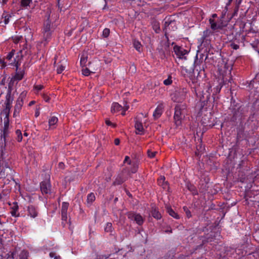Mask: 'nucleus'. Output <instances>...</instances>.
Here are the masks:
<instances>
[{
	"instance_id": "obj_49",
	"label": "nucleus",
	"mask_w": 259,
	"mask_h": 259,
	"mask_svg": "<svg viewBox=\"0 0 259 259\" xmlns=\"http://www.w3.org/2000/svg\"><path fill=\"white\" fill-rule=\"evenodd\" d=\"M253 237L259 241V229L256 230L255 232L253 233Z\"/></svg>"
},
{
	"instance_id": "obj_36",
	"label": "nucleus",
	"mask_w": 259,
	"mask_h": 259,
	"mask_svg": "<svg viewBox=\"0 0 259 259\" xmlns=\"http://www.w3.org/2000/svg\"><path fill=\"white\" fill-rule=\"evenodd\" d=\"M134 46L138 52H141L142 45L139 41L135 40L134 41Z\"/></svg>"
},
{
	"instance_id": "obj_50",
	"label": "nucleus",
	"mask_w": 259,
	"mask_h": 259,
	"mask_svg": "<svg viewBox=\"0 0 259 259\" xmlns=\"http://www.w3.org/2000/svg\"><path fill=\"white\" fill-rule=\"evenodd\" d=\"M4 181V185H7L10 183L12 179H10L9 177H7L6 179H3Z\"/></svg>"
},
{
	"instance_id": "obj_56",
	"label": "nucleus",
	"mask_w": 259,
	"mask_h": 259,
	"mask_svg": "<svg viewBox=\"0 0 259 259\" xmlns=\"http://www.w3.org/2000/svg\"><path fill=\"white\" fill-rule=\"evenodd\" d=\"M43 98L47 102H49L50 101V98L47 95H44Z\"/></svg>"
},
{
	"instance_id": "obj_51",
	"label": "nucleus",
	"mask_w": 259,
	"mask_h": 259,
	"mask_svg": "<svg viewBox=\"0 0 259 259\" xmlns=\"http://www.w3.org/2000/svg\"><path fill=\"white\" fill-rule=\"evenodd\" d=\"M14 55V53L12 51L11 52H10L7 56V59L10 60L11 59V58L13 57Z\"/></svg>"
},
{
	"instance_id": "obj_24",
	"label": "nucleus",
	"mask_w": 259,
	"mask_h": 259,
	"mask_svg": "<svg viewBox=\"0 0 259 259\" xmlns=\"http://www.w3.org/2000/svg\"><path fill=\"white\" fill-rule=\"evenodd\" d=\"M187 188L192 193L193 195H197L198 194L197 189L194 185L190 183H188L187 184Z\"/></svg>"
},
{
	"instance_id": "obj_59",
	"label": "nucleus",
	"mask_w": 259,
	"mask_h": 259,
	"mask_svg": "<svg viewBox=\"0 0 259 259\" xmlns=\"http://www.w3.org/2000/svg\"><path fill=\"white\" fill-rule=\"evenodd\" d=\"M114 144L115 145H118L120 144V140L118 138H116L114 140Z\"/></svg>"
},
{
	"instance_id": "obj_32",
	"label": "nucleus",
	"mask_w": 259,
	"mask_h": 259,
	"mask_svg": "<svg viewBox=\"0 0 259 259\" xmlns=\"http://www.w3.org/2000/svg\"><path fill=\"white\" fill-rule=\"evenodd\" d=\"M167 212L173 218L177 219H179V215L170 207H167Z\"/></svg>"
},
{
	"instance_id": "obj_5",
	"label": "nucleus",
	"mask_w": 259,
	"mask_h": 259,
	"mask_svg": "<svg viewBox=\"0 0 259 259\" xmlns=\"http://www.w3.org/2000/svg\"><path fill=\"white\" fill-rule=\"evenodd\" d=\"M187 93L186 89H180L171 95V99L175 102H182L185 99Z\"/></svg>"
},
{
	"instance_id": "obj_31",
	"label": "nucleus",
	"mask_w": 259,
	"mask_h": 259,
	"mask_svg": "<svg viewBox=\"0 0 259 259\" xmlns=\"http://www.w3.org/2000/svg\"><path fill=\"white\" fill-rule=\"evenodd\" d=\"M209 21L210 24V27L212 29L215 30L221 28V26L218 24L213 19H210Z\"/></svg>"
},
{
	"instance_id": "obj_12",
	"label": "nucleus",
	"mask_w": 259,
	"mask_h": 259,
	"mask_svg": "<svg viewBox=\"0 0 259 259\" xmlns=\"http://www.w3.org/2000/svg\"><path fill=\"white\" fill-rule=\"evenodd\" d=\"M208 182V178H204L203 180H201L198 186L200 193H205L208 190L209 188Z\"/></svg>"
},
{
	"instance_id": "obj_10",
	"label": "nucleus",
	"mask_w": 259,
	"mask_h": 259,
	"mask_svg": "<svg viewBox=\"0 0 259 259\" xmlns=\"http://www.w3.org/2000/svg\"><path fill=\"white\" fill-rule=\"evenodd\" d=\"M174 51L178 58L186 59V57L185 55L188 53V51L184 48L176 45L174 47Z\"/></svg>"
},
{
	"instance_id": "obj_60",
	"label": "nucleus",
	"mask_w": 259,
	"mask_h": 259,
	"mask_svg": "<svg viewBox=\"0 0 259 259\" xmlns=\"http://www.w3.org/2000/svg\"><path fill=\"white\" fill-rule=\"evenodd\" d=\"M0 63L2 64V67H5L6 66V63L2 60L0 59Z\"/></svg>"
},
{
	"instance_id": "obj_58",
	"label": "nucleus",
	"mask_w": 259,
	"mask_h": 259,
	"mask_svg": "<svg viewBox=\"0 0 259 259\" xmlns=\"http://www.w3.org/2000/svg\"><path fill=\"white\" fill-rule=\"evenodd\" d=\"M185 213H186V216L188 218H190L192 217L191 211L189 210V209L187 210L186 212H185Z\"/></svg>"
},
{
	"instance_id": "obj_20",
	"label": "nucleus",
	"mask_w": 259,
	"mask_h": 259,
	"mask_svg": "<svg viewBox=\"0 0 259 259\" xmlns=\"http://www.w3.org/2000/svg\"><path fill=\"white\" fill-rule=\"evenodd\" d=\"M18 208L19 207L17 202H13V206L11 207V213L13 217H18L19 216V213H17Z\"/></svg>"
},
{
	"instance_id": "obj_57",
	"label": "nucleus",
	"mask_w": 259,
	"mask_h": 259,
	"mask_svg": "<svg viewBox=\"0 0 259 259\" xmlns=\"http://www.w3.org/2000/svg\"><path fill=\"white\" fill-rule=\"evenodd\" d=\"M22 38V36L16 37L14 39V41L15 43H18L20 40V39Z\"/></svg>"
},
{
	"instance_id": "obj_42",
	"label": "nucleus",
	"mask_w": 259,
	"mask_h": 259,
	"mask_svg": "<svg viewBox=\"0 0 259 259\" xmlns=\"http://www.w3.org/2000/svg\"><path fill=\"white\" fill-rule=\"evenodd\" d=\"M229 46L232 49L235 50H238L239 48V45H238L237 44H235L234 42H232V41H230Z\"/></svg>"
},
{
	"instance_id": "obj_30",
	"label": "nucleus",
	"mask_w": 259,
	"mask_h": 259,
	"mask_svg": "<svg viewBox=\"0 0 259 259\" xmlns=\"http://www.w3.org/2000/svg\"><path fill=\"white\" fill-rule=\"evenodd\" d=\"M151 214L153 218L157 220H159L161 218V214L155 208H152L151 211Z\"/></svg>"
},
{
	"instance_id": "obj_40",
	"label": "nucleus",
	"mask_w": 259,
	"mask_h": 259,
	"mask_svg": "<svg viewBox=\"0 0 259 259\" xmlns=\"http://www.w3.org/2000/svg\"><path fill=\"white\" fill-rule=\"evenodd\" d=\"M8 134H9L8 130H7V131H5V129H3V134L1 135V138H2V139L4 138L5 143L6 142V138L8 136Z\"/></svg>"
},
{
	"instance_id": "obj_2",
	"label": "nucleus",
	"mask_w": 259,
	"mask_h": 259,
	"mask_svg": "<svg viewBox=\"0 0 259 259\" xmlns=\"http://www.w3.org/2000/svg\"><path fill=\"white\" fill-rule=\"evenodd\" d=\"M246 41L259 53V32L250 30L246 33Z\"/></svg>"
},
{
	"instance_id": "obj_15",
	"label": "nucleus",
	"mask_w": 259,
	"mask_h": 259,
	"mask_svg": "<svg viewBox=\"0 0 259 259\" xmlns=\"http://www.w3.org/2000/svg\"><path fill=\"white\" fill-rule=\"evenodd\" d=\"M164 105L162 103H160L155 110L153 116L155 119L159 118L163 111Z\"/></svg>"
},
{
	"instance_id": "obj_1",
	"label": "nucleus",
	"mask_w": 259,
	"mask_h": 259,
	"mask_svg": "<svg viewBox=\"0 0 259 259\" xmlns=\"http://www.w3.org/2000/svg\"><path fill=\"white\" fill-rule=\"evenodd\" d=\"M222 87V85L219 84L215 88H214V91L212 95H210L209 88L205 92H203L202 96L200 97V103L197 104L196 106L199 111H202L203 109H206L208 107L213 106V103L218 99V97H216L215 95L220 93Z\"/></svg>"
},
{
	"instance_id": "obj_52",
	"label": "nucleus",
	"mask_w": 259,
	"mask_h": 259,
	"mask_svg": "<svg viewBox=\"0 0 259 259\" xmlns=\"http://www.w3.org/2000/svg\"><path fill=\"white\" fill-rule=\"evenodd\" d=\"M50 256L51 257H54V259H59L60 258V256H55V253L53 252L50 253Z\"/></svg>"
},
{
	"instance_id": "obj_4",
	"label": "nucleus",
	"mask_w": 259,
	"mask_h": 259,
	"mask_svg": "<svg viewBox=\"0 0 259 259\" xmlns=\"http://www.w3.org/2000/svg\"><path fill=\"white\" fill-rule=\"evenodd\" d=\"M160 57L162 59L166 58L170 55L169 45L168 41H161L157 48Z\"/></svg>"
},
{
	"instance_id": "obj_29",
	"label": "nucleus",
	"mask_w": 259,
	"mask_h": 259,
	"mask_svg": "<svg viewBox=\"0 0 259 259\" xmlns=\"http://www.w3.org/2000/svg\"><path fill=\"white\" fill-rule=\"evenodd\" d=\"M158 185L162 186L163 188L166 189L168 187L167 182H165V177L164 176H161L158 180Z\"/></svg>"
},
{
	"instance_id": "obj_23",
	"label": "nucleus",
	"mask_w": 259,
	"mask_h": 259,
	"mask_svg": "<svg viewBox=\"0 0 259 259\" xmlns=\"http://www.w3.org/2000/svg\"><path fill=\"white\" fill-rule=\"evenodd\" d=\"M242 109L241 107L238 108L237 110H235L233 113L232 120L233 121H235L238 118L242 117Z\"/></svg>"
},
{
	"instance_id": "obj_63",
	"label": "nucleus",
	"mask_w": 259,
	"mask_h": 259,
	"mask_svg": "<svg viewBox=\"0 0 259 259\" xmlns=\"http://www.w3.org/2000/svg\"><path fill=\"white\" fill-rule=\"evenodd\" d=\"M165 232L167 233H172V230L170 229V230H165Z\"/></svg>"
},
{
	"instance_id": "obj_61",
	"label": "nucleus",
	"mask_w": 259,
	"mask_h": 259,
	"mask_svg": "<svg viewBox=\"0 0 259 259\" xmlns=\"http://www.w3.org/2000/svg\"><path fill=\"white\" fill-rule=\"evenodd\" d=\"M128 108H129V106L127 105H125L124 107H122V109H123L124 110V111L128 110Z\"/></svg>"
},
{
	"instance_id": "obj_6",
	"label": "nucleus",
	"mask_w": 259,
	"mask_h": 259,
	"mask_svg": "<svg viewBox=\"0 0 259 259\" xmlns=\"http://www.w3.org/2000/svg\"><path fill=\"white\" fill-rule=\"evenodd\" d=\"M26 94V92H22L18 97L14 107V111L13 113L14 117H15L19 115L23 104V99L25 98Z\"/></svg>"
},
{
	"instance_id": "obj_3",
	"label": "nucleus",
	"mask_w": 259,
	"mask_h": 259,
	"mask_svg": "<svg viewBox=\"0 0 259 259\" xmlns=\"http://www.w3.org/2000/svg\"><path fill=\"white\" fill-rule=\"evenodd\" d=\"M186 110L185 104H177L175 107V114L174 119L177 126L182 123V120L185 117V111Z\"/></svg>"
},
{
	"instance_id": "obj_18",
	"label": "nucleus",
	"mask_w": 259,
	"mask_h": 259,
	"mask_svg": "<svg viewBox=\"0 0 259 259\" xmlns=\"http://www.w3.org/2000/svg\"><path fill=\"white\" fill-rule=\"evenodd\" d=\"M3 114L5 115V117L4 118V129H5V131L9 129V114L10 111H3L1 113V115Z\"/></svg>"
},
{
	"instance_id": "obj_17",
	"label": "nucleus",
	"mask_w": 259,
	"mask_h": 259,
	"mask_svg": "<svg viewBox=\"0 0 259 259\" xmlns=\"http://www.w3.org/2000/svg\"><path fill=\"white\" fill-rule=\"evenodd\" d=\"M246 34L244 36L240 34H236L234 36V38L230 41L233 42L235 44H237L239 45L240 42H242L244 41H246Z\"/></svg>"
},
{
	"instance_id": "obj_27",
	"label": "nucleus",
	"mask_w": 259,
	"mask_h": 259,
	"mask_svg": "<svg viewBox=\"0 0 259 259\" xmlns=\"http://www.w3.org/2000/svg\"><path fill=\"white\" fill-rule=\"evenodd\" d=\"M122 109V106L118 103H113L111 107V111L112 112H116Z\"/></svg>"
},
{
	"instance_id": "obj_34",
	"label": "nucleus",
	"mask_w": 259,
	"mask_h": 259,
	"mask_svg": "<svg viewBox=\"0 0 259 259\" xmlns=\"http://www.w3.org/2000/svg\"><path fill=\"white\" fill-rule=\"evenodd\" d=\"M104 230L106 232L111 233L110 234L112 235L111 233L113 232V230L112 224L111 223H107L106 224V227L104 228Z\"/></svg>"
},
{
	"instance_id": "obj_7",
	"label": "nucleus",
	"mask_w": 259,
	"mask_h": 259,
	"mask_svg": "<svg viewBox=\"0 0 259 259\" xmlns=\"http://www.w3.org/2000/svg\"><path fill=\"white\" fill-rule=\"evenodd\" d=\"M12 87L11 84V82L9 83L8 85V93L6 95V100L5 102L6 108L3 111H10L11 104L13 101V96L12 95Z\"/></svg>"
},
{
	"instance_id": "obj_16",
	"label": "nucleus",
	"mask_w": 259,
	"mask_h": 259,
	"mask_svg": "<svg viewBox=\"0 0 259 259\" xmlns=\"http://www.w3.org/2000/svg\"><path fill=\"white\" fill-rule=\"evenodd\" d=\"M28 215L31 218H36L38 214L37 208L33 205H29L27 207Z\"/></svg>"
},
{
	"instance_id": "obj_47",
	"label": "nucleus",
	"mask_w": 259,
	"mask_h": 259,
	"mask_svg": "<svg viewBox=\"0 0 259 259\" xmlns=\"http://www.w3.org/2000/svg\"><path fill=\"white\" fill-rule=\"evenodd\" d=\"M156 153V152H152L149 150H148V151H147L148 156L150 158L154 157L155 156Z\"/></svg>"
},
{
	"instance_id": "obj_19",
	"label": "nucleus",
	"mask_w": 259,
	"mask_h": 259,
	"mask_svg": "<svg viewBox=\"0 0 259 259\" xmlns=\"http://www.w3.org/2000/svg\"><path fill=\"white\" fill-rule=\"evenodd\" d=\"M126 180V178L125 177H124L123 174H120L118 175V176L116 177V179L113 183V185H119L122 184Z\"/></svg>"
},
{
	"instance_id": "obj_9",
	"label": "nucleus",
	"mask_w": 259,
	"mask_h": 259,
	"mask_svg": "<svg viewBox=\"0 0 259 259\" xmlns=\"http://www.w3.org/2000/svg\"><path fill=\"white\" fill-rule=\"evenodd\" d=\"M177 29V23L175 20H167L165 21L163 31L166 35L167 33L170 31H174Z\"/></svg>"
},
{
	"instance_id": "obj_53",
	"label": "nucleus",
	"mask_w": 259,
	"mask_h": 259,
	"mask_svg": "<svg viewBox=\"0 0 259 259\" xmlns=\"http://www.w3.org/2000/svg\"><path fill=\"white\" fill-rule=\"evenodd\" d=\"M127 162L128 164H130L131 163V161L130 160V158L128 156H126L125 157V159L124 160V163Z\"/></svg>"
},
{
	"instance_id": "obj_48",
	"label": "nucleus",
	"mask_w": 259,
	"mask_h": 259,
	"mask_svg": "<svg viewBox=\"0 0 259 259\" xmlns=\"http://www.w3.org/2000/svg\"><path fill=\"white\" fill-rule=\"evenodd\" d=\"M163 83L165 85H170L172 83L171 77H168L167 79L164 80Z\"/></svg>"
},
{
	"instance_id": "obj_13",
	"label": "nucleus",
	"mask_w": 259,
	"mask_h": 259,
	"mask_svg": "<svg viewBox=\"0 0 259 259\" xmlns=\"http://www.w3.org/2000/svg\"><path fill=\"white\" fill-rule=\"evenodd\" d=\"M16 74L15 75V76L14 77H13L11 79V82L13 80H16V81H20L23 78V76H24V69H22L21 70V69H18V63L17 62L16 64Z\"/></svg>"
},
{
	"instance_id": "obj_62",
	"label": "nucleus",
	"mask_w": 259,
	"mask_h": 259,
	"mask_svg": "<svg viewBox=\"0 0 259 259\" xmlns=\"http://www.w3.org/2000/svg\"><path fill=\"white\" fill-rule=\"evenodd\" d=\"M39 115V112L38 111H36L35 113V117H37Z\"/></svg>"
},
{
	"instance_id": "obj_38",
	"label": "nucleus",
	"mask_w": 259,
	"mask_h": 259,
	"mask_svg": "<svg viewBox=\"0 0 259 259\" xmlns=\"http://www.w3.org/2000/svg\"><path fill=\"white\" fill-rule=\"evenodd\" d=\"M30 3H32V0H21V5L22 7H27L29 6Z\"/></svg>"
},
{
	"instance_id": "obj_64",
	"label": "nucleus",
	"mask_w": 259,
	"mask_h": 259,
	"mask_svg": "<svg viewBox=\"0 0 259 259\" xmlns=\"http://www.w3.org/2000/svg\"><path fill=\"white\" fill-rule=\"evenodd\" d=\"M35 103V101H31L29 103V106H30L32 105H33Z\"/></svg>"
},
{
	"instance_id": "obj_14",
	"label": "nucleus",
	"mask_w": 259,
	"mask_h": 259,
	"mask_svg": "<svg viewBox=\"0 0 259 259\" xmlns=\"http://www.w3.org/2000/svg\"><path fill=\"white\" fill-rule=\"evenodd\" d=\"M69 204L68 202H63L61 207V216L63 221H66L67 219V210Z\"/></svg>"
},
{
	"instance_id": "obj_25",
	"label": "nucleus",
	"mask_w": 259,
	"mask_h": 259,
	"mask_svg": "<svg viewBox=\"0 0 259 259\" xmlns=\"http://www.w3.org/2000/svg\"><path fill=\"white\" fill-rule=\"evenodd\" d=\"M53 32H42L43 39L45 41L44 45H46L51 38V36Z\"/></svg>"
},
{
	"instance_id": "obj_35",
	"label": "nucleus",
	"mask_w": 259,
	"mask_h": 259,
	"mask_svg": "<svg viewBox=\"0 0 259 259\" xmlns=\"http://www.w3.org/2000/svg\"><path fill=\"white\" fill-rule=\"evenodd\" d=\"M29 253L27 251L23 250L19 255L20 259H28Z\"/></svg>"
},
{
	"instance_id": "obj_26",
	"label": "nucleus",
	"mask_w": 259,
	"mask_h": 259,
	"mask_svg": "<svg viewBox=\"0 0 259 259\" xmlns=\"http://www.w3.org/2000/svg\"><path fill=\"white\" fill-rule=\"evenodd\" d=\"M135 128L138 132H136L137 134L142 135V132L143 131L144 128L143 124L141 122L136 121L135 125Z\"/></svg>"
},
{
	"instance_id": "obj_39",
	"label": "nucleus",
	"mask_w": 259,
	"mask_h": 259,
	"mask_svg": "<svg viewBox=\"0 0 259 259\" xmlns=\"http://www.w3.org/2000/svg\"><path fill=\"white\" fill-rule=\"evenodd\" d=\"M153 29L155 30V32L158 33L159 32V31H160V26H159V24L157 23V22H155L153 24Z\"/></svg>"
},
{
	"instance_id": "obj_11",
	"label": "nucleus",
	"mask_w": 259,
	"mask_h": 259,
	"mask_svg": "<svg viewBox=\"0 0 259 259\" xmlns=\"http://www.w3.org/2000/svg\"><path fill=\"white\" fill-rule=\"evenodd\" d=\"M40 190L42 194H48L51 193V186L49 181L41 182L40 184Z\"/></svg>"
},
{
	"instance_id": "obj_44",
	"label": "nucleus",
	"mask_w": 259,
	"mask_h": 259,
	"mask_svg": "<svg viewBox=\"0 0 259 259\" xmlns=\"http://www.w3.org/2000/svg\"><path fill=\"white\" fill-rule=\"evenodd\" d=\"M65 69V66H64L62 64H60L58 66L57 69V72L58 74H61L63 70Z\"/></svg>"
},
{
	"instance_id": "obj_45",
	"label": "nucleus",
	"mask_w": 259,
	"mask_h": 259,
	"mask_svg": "<svg viewBox=\"0 0 259 259\" xmlns=\"http://www.w3.org/2000/svg\"><path fill=\"white\" fill-rule=\"evenodd\" d=\"M190 79L192 80V82L194 84H196L197 83L198 80V76L196 78L195 76H193L192 75H191V76H189ZM196 87V85H195L194 88Z\"/></svg>"
},
{
	"instance_id": "obj_46",
	"label": "nucleus",
	"mask_w": 259,
	"mask_h": 259,
	"mask_svg": "<svg viewBox=\"0 0 259 259\" xmlns=\"http://www.w3.org/2000/svg\"><path fill=\"white\" fill-rule=\"evenodd\" d=\"M110 33V30L108 28H105L103 31V35L104 37H107Z\"/></svg>"
},
{
	"instance_id": "obj_41",
	"label": "nucleus",
	"mask_w": 259,
	"mask_h": 259,
	"mask_svg": "<svg viewBox=\"0 0 259 259\" xmlns=\"http://www.w3.org/2000/svg\"><path fill=\"white\" fill-rule=\"evenodd\" d=\"M88 57L86 56H82L80 59V65L83 67L85 65V63L87 62Z\"/></svg>"
},
{
	"instance_id": "obj_21",
	"label": "nucleus",
	"mask_w": 259,
	"mask_h": 259,
	"mask_svg": "<svg viewBox=\"0 0 259 259\" xmlns=\"http://www.w3.org/2000/svg\"><path fill=\"white\" fill-rule=\"evenodd\" d=\"M51 22L48 19L45 22L42 32H53L54 29L51 26Z\"/></svg>"
},
{
	"instance_id": "obj_33",
	"label": "nucleus",
	"mask_w": 259,
	"mask_h": 259,
	"mask_svg": "<svg viewBox=\"0 0 259 259\" xmlns=\"http://www.w3.org/2000/svg\"><path fill=\"white\" fill-rule=\"evenodd\" d=\"M58 118L55 116L51 117L49 120V124L50 126L55 125L58 122Z\"/></svg>"
},
{
	"instance_id": "obj_54",
	"label": "nucleus",
	"mask_w": 259,
	"mask_h": 259,
	"mask_svg": "<svg viewBox=\"0 0 259 259\" xmlns=\"http://www.w3.org/2000/svg\"><path fill=\"white\" fill-rule=\"evenodd\" d=\"M105 123L108 125H113L114 127L116 126L115 124H112V123L109 120H108V119H106L105 120Z\"/></svg>"
},
{
	"instance_id": "obj_37",
	"label": "nucleus",
	"mask_w": 259,
	"mask_h": 259,
	"mask_svg": "<svg viewBox=\"0 0 259 259\" xmlns=\"http://www.w3.org/2000/svg\"><path fill=\"white\" fill-rule=\"evenodd\" d=\"M16 134L17 135L16 139H17V141L19 142H21L22 139V135L21 131L19 130H17L16 131Z\"/></svg>"
},
{
	"instance_id": "obj_8",
	"label": "nucleus",
	"mask_w": 259,
	"mask_h": 259,
	"mask_svg": "<svg viewBox=\"0 0 259 259\" xmlns=\"http://www.w3.org/2000/svg\"><path fill=\"white\" fill-rule=\"evenodd\" d=\"M126 215L129 219L135 221L139 225H142L144 223L143 217L140 214L130 211Z\"/></svg>"
},
{
	"instance_id": "obj_43",
	"label": "nucleus",
	"mask_w": 259,
	"mask_h": 259,
	"mask_svg": "<svg viewBox=\"0 0 259 259\" xmlns=\"http://www.w3.org/2000/svg\"><path fill=\"white\" fill-rule=\"evenodd\" d=\"M82 72L83 75L88 76L90 74L91 72L88 68L85 67L84 68H82Z\"/></svg>"
},
{
	"instance_id": "obj_28",
	"label": "nucleus",
	"mask_w": 259,
	"mask_h": 259,
	"mask_svg": "<svg viewBox=\"0 0 259 259\" xmlns=\"http://www.w3.org/2000/svg\"><path fill=\"white\" fill-rule=\"evenodd\" d=\"M96 197L94 193H91L87 196V203L89 206H91L95 200Z\"/></svg>"
},
{
	"instance_id": "obj_22",
	"label": "nucleus",
	"mask_w": 259,
	"mask_h": 259,
	"mask_svg": "<svg viewBox=\"0 0 259 259\" xmlns=\"http://www.w3.org/2000/svg\"><path fill=\"white\" fill-rule=\"evenodd\" d=\"M202 63V61H200V60H198V59H197V56H196V59L195 60V62H194V69H193V71L196 69L197 71H198V69L200 70L198 72V75H199V73H201L202 72H204V70L203 69H201L200 67L199 66V65Z\"/></svg>"
},
{
	"instance_id": "obj_55",
	"label": "nucleus",
	"mask_w": 259,
	"mask_h": 259,
	"mask_svg": "<svg viewBox=\"0 0 259 259\" xmlns=\"http://www.w3.org/2000/svg\"><path fill=\"white\" fill-rule=\"evenodd\" d=\"M35 88L37 91H40L44 88V86L41 85H37L35 86Z\"/></svg>"
}]
</instances>
